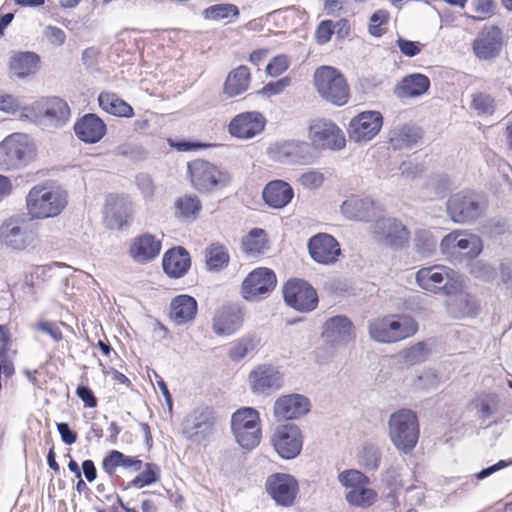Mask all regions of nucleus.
Returning a JSON list of instances; mask_svg holds the SVG:
<instances>
[{"mask_svg": "<svg viewBox=\"0 0 512 512\" xmlns=\"http://www.w3.org/2000/svg\"><path fill=\"white\" fill-rule=\"evenodd\" d=\"M164 272L170 278H180L191 267V258H162Z\"/></svg>", "mask_w": 512, "mask_h": 512, "instance_id": "48", "label": "nucleus"}, {"mask_svg": "<svg viewBox=\"0 0 512 512\" xmlns=\"http://www.w3.org/2000/svg\"><path fill=\"white\" fill-rule=\"evenodd\" d=\"M271 443L281 458L294 459L303 446L301 430L295 424L280 425L274 431Z\"/></svg>", "mask_w": 512, "mask_h": 512, "instance_id": "17", "label": "nucleus"}, {"mask_svg": "<svg viewBox=\"0 0 512 512\" xmlns=\"http://www.w3.org/2000/svg\"><path fill=\"white\" fill-rule=\"evenodd\" d=\"M450 185V179L446 174L433 175L427 182V186L433 190L437 197H442L450 189Z\"/></svg>", "mask_w": 512, "mask_h": 512, "instance_id": "54", "label": "nucleus"}, {"mask_svg": "<svg viewBox=\"0 0 512 512\" xmlns=\"http://www.w3.org/2000/svg\"><path fill=\"white\" fill-rule=\"evenodd\" d=\"M161 241L150 233L135 237L130 245V256H158L161 251Z\"/></svg>", "mask_w": 512, "mask_h": 512, "instance_id": "40", "label": "nucleus"}, {"mask_svg": "<svg viewBox=\"0 0 512 512\" xmlns=\"http://www.w3.org/2000/svg\"><path fill=\"white\" fill-rule=\"evenodd\" d=\"M99 106L111 115L130 118L134 110L130 104L111 92H101L98 96Z\"/></svg>", "mask_w": 512, "mask_h": 512, "instance_id": "39", "label": "nucleus"}, {"mask_svg": "<svg viewBox=\"0 0 512 512\" xmlns=\"http://www.w3.org/2000/svg\"><path fill=\"white\" fill-rule=\"evenodd\" d=\"M0 240L7 247L21 251L34 244L36 235L28 224L10 219L0 227Z\"/></svg>", "mask_w": 512, "mask_h": 512, "instance_id": "25", "label": "nucleus"}, {"mask_svg": "<svg viewBox=\"0 0 512 512\" xmlns=\"http://www.w3.org/2000/svg\"><path fill=\"white\" fill-rule=\"evenodd\" d=\"M259 344L256 336H245L237 340L230 348L229 357L233 361H240L252 353Z\"/></svg>", "mask_w": 512, "mask_h": 512, "instance_id": "46", "label": "nucleus"}, {"mask_svg": "<svg viewBox=\"0 0 512 512\" xmlns=\"http://www.w3.org/2000/svg\"><path fill=\"white\" fill-rule=\"evenodd\" d=\"M428 76L413 73L402 78L394 88V94L399 99L417 98L424 95L430 88Z\"/></svg>", "mask_w": 512, "mask_h": 512, "instance_id": "33", "label": "nucleus"}, {"mask_svg": "<svg viewBox=\"0 0 512 512\" xmlns=\"http://www.w3.org/2000/svg\"><path fill=\"white\" fill-rule=\"evenodd\" d=\"M486 208L482 195L474 191H460L447 201V213L455 223H471L477 220Z\"/></svg>", "mask_w": 512, "mask_h": 512, "instance_id": "6", "label": "nucleus"}, {"mask_svg": "<svg viewBox=\"0 0 512 512\" xmlns=\"http://www.w3.org/2000/svg\"><path fill=\"white\" fill-rule=\"evenodd\" d=\"M396 45L398 46L400 52L409 58L418 55L423 47V44L420 42L407 40L401 36L397 38Z\"/></svg>", "mask_w": 512, "mask_h": 512, "instance_id": "58", "label": "nucleus"}, {"mask_svg": "<svg viewBox=\"0 0 512 512\" xmlns=\"http://www.w3.org/2000/svg\"><path fill=\"white\" fill-rule=\"evenodd\" d=\"M293 197L294 190L292 186L284 180H272L265 185L262 191L265 204L273 209L286 207Z\"/></svg>", "mask_w": 512, "mask_h": 512, "instance_id": "32", "label": "nucleus"}, {"mask_svg": "<svg viewBox=\"0 0 512 512\" xmlns=\"http://www.w3.org/2000/svg\"><path fill=\"white\" fill-rule=\"evenodd\" d=\"M383 126V116L379 111H364L353 117L347 128L350 141L366 143L372 140Z\"/></svg>", "mask_w": 512, "mask_h": 512, "instance_id": "16", "label": "nucleus"}, {"mask_svg": "<svg viewBox=\"0 0 512 512\" xmlns=\"http://www.w3.org/2000/svg\"><path fill=\"white\" fill-rule=\"evenodd\" d=\"M290 85V79L287 77L281 78L275 82L267 83L261 90L257 93L263 96H272L277 95L283 92V90Z\"/></svg>", "mask_w": 512, "mask_h": 512, "instance_id": "60", "label": "nucleus"}, {"mask_svg": "<svg viewBox=\"0 0 512 512\" xmlns=\"http://www.w3.org/2000/svg\"><path fill=\"white\" fill-rule=\"evenodd\" d=\"M231 429L238 444L251 450L261 439L260 417L256 409L244 407L233 413Z\"/></svg>", "mask_w": 512, "mask_h": 512, "instance_id": "7", "label": "nucleus"}, {"mask_svg": "<svg viewBox=\"0 0 512 512\" xmlns=\"http://www.w3.org/2000/svg\"><path fill=\"white\" fill-rule=\"evenodd\" d=\"M470 107L478 116H492L496 110V101L489 93L475 92L471 95Z\"/></svg>", "mask_w": 512, "mask_h": 512, "instance_id": "44", "label": "nucleus"}, {"mask_svg": "<svg viewBox=\"0 0 512 512\" xmlns=\"http://www.w3.org/2000/svg\"><path fill=\"white\" fill-rule=\"evenodd\" d=\"M389 12L384 9L375 11L370 17V24L368 27L369 33L374 37H380L384 34L382 25L388 23Z\"/></svg>", "mask_w": 512, "mask_h": 512, "instance_id": "53", "label": "nucleus"}, {"mask_svg": "<svg viewBox=\"0 0 512 512\" xmlns=\"http://www.w3.org/2000/svg\"><path fill=\"white\" fill-rule=\"evenodd\" d=\"M322 337L330 346L334 348L342 347L356 339V329L347 316L336 315L324 322Z\"/></svg>", "mask_w": 512, "mask_h": 512, "instance_id": "19", "label": "nucleus"}, {"mask_svg": "<svg viewBox=\"0 0 512 512\" xmlns=\"http://www.w3.org/2000/svg\"><path fill=\"white\" fill-rule=\"evenodd\" d=\"M414 245L419 254H433L436 251L437 239L428 229H417L414 235Z\"/></svg>", "mask_w": 512, "mask_h": 512, "instance_id": "47", "label": "nucleus"}, {"mask_svg": "<svg viewBox=\"0 0 512 512\" xmlns=\"http://www.w3.org/2000/svg\"><path fill=\"white\" fill-rule=\"evenodd\" d=\"M243 320L244 313L240 306L225 305L215 313L213 331L219 336H231L242 327Z\"/></svg>", "mask_w": 512, "mask_h": 512, "instance_id": "28", "label": "nucleus"}, {"mask_svg": "<svg viewBox=\"0 0 512 512\" xmlns=\"http://www.w3.org/2000/svg\"><path fill=\"white\" fill-rule=\"evenodd\" d=\"M469 260L468 266L470 267V272L475 277L484 281H490L496 277V269L487 264L483 259L469 258Z\"/></svg>", "mask_w": 512, "mask_h": 512, "instance_id": "51", "label": "nucleus"}, {"mask_svg": "<svg viewBox=\"0 0 512 512\" xmlns=\"http://www.w3.org/2000/svg\"><path fill=\"white\" fill-rule=\"evenodd\" d=\"M458 285L455 284L451 294H446V308L449 315L453 318L461 319L474 317L478 312V305L473 297L463 291H457Z\"/></svg>", "mask_w": 512, "mask_h": 512, "instance_id": "31", "label": "nucleus"}, {"mask_svg": "<svg viewBox=\"0 0 512 512\" xmlns=\"http://www.w3.org/2000/svg\"><path fill=\"white\" fill-rule=\"evenodd\" d=\"M188 174L192 186L200 193L222 189L229 180L227 173L222 172L216 165L203 159L189 162Z\"/></svg>", "mask_w": 512, "mask_h": 512, "instance_id": "8", "label": "nucleus"}, {"mask_svg": "<svg viewBox=\"0 0 512 512\" xmlns=\"http://www.w3.org/2000/svg\"><path fill=\"white\" fill-rule=\"evenodd\" d=\"M251 73L245 65L232 69L223 84V94L226 98H234L244 94L250 86Z\"/></svg>", "mask_w": 512, "mask_h": 512, "instance_id": "34", "label": "nucleus"}, {"mask_svg": "<svg viewBox=\"0 0 512 512\" xmlns=\"http://www.w3.org/2000/svg\"><path fill=\"white\" fill-rule=\"evenodd\" d=\"M309 256H341L336 238L328 233H317L308 241Z\"/></svg>", "mask_w": 512, "mask_h": 512, "instance_id": "36", "label": "nucleus"}, {"mask_svg": "<svg viewBox=\"0 0 512 512\" xmlns=\"http://www.w3.org/2000/svg\"><path fill=\"white\" fill-rule=\"evenodd\" d=\"M267 155L273 161L283 164L308 165L314 162L315 155L311 145L300 140H281L267 148Z\"/></svg>", "mask_w": 512, "mask_h": 512, "instance_id": "10", "label": "nucleus"}, {"mask_svg": "<svg viewBox=\"0 0 512 512\" xmlns=\"http://www.w3.org/2000/svg\"><path fill=\"white\" fill-rule=\"evenodd\" d=\"M507 44V37L497 25H485L472 43L474 55L482 61L498 58Z\"/></svg>", "mask_w": 512, "mask_h": 512, "instance_id": "11", "label": "nucleus"}, {"mask_svg": "<svg viewBox=\"0 0 512 512\" xmlns=\"http://www.w3.org/2000/svg\"><path fill=\"white\" fill-rule=\"evenodd\" d=\"M370 337L380 343H394L413 336L418 330L417 322L410 317L381 318L369 323Z\"/></svg>", "mask_w": 512, "mask_h": 512, "instance_id": "5", "label": "nucleus"}, {"mask_svg": "<svg viewBox=\"0 0 512 512\" xmlns=\"http://www.w3.org/2000/svg\"><path fill=\"white\" fill-rule=\"evenodd\" d=\"M299 182L304 188L313 190L323 184L324 176L318 171L310 170L300 175Z\"/></svg>", "mask_w": 512, "mask_h": 512, "instance_id": "56", "label": "nucleus"}, {"mask_svg": "<svg viewBox=\"0 0 512 512\" xmlns=\"http://www.w3.org/2000/svg\"><path fill=\"white\" fill-rule=\"evenodd\" d=\"M422 137V131L414 125L404 124L390 132V142L396 149L410 148Z\"/></svg>", "mask_w": 512, "mask_h": 512, "instance_id": "38", "label": "nucleus"}, {"mask_svg": "<svg viewBox=\"0 0 512 512\" xmlns=\"http://www.w3.org/2000/svg\"><path fill=\"white\" fill-rule=\"evenodd\" d=\"M32 109L38 112L46 124L56 128L65 126L71 115L68 103L57 96L35 102Z\"/></svg>", "mask_w": 512, "mask_h": 512, "instance_id": "20", "label": "nucleus"}, {"mask_svg": "<svg viewBox=\"0 0 512 512\" xmlns=\"http://www.w3.org/2000/svg\"><path fill=\"white\" fill-rule=\"evenodd\" d=\"M341 212L347 219L370 222L381 216L383 208L371 197L351 196L342 203Z\"/></svg>", "mask_w": 512, "mask_h": 512, "instance_id": "24", "label": "nucleus"}, {"mask_svg": "<svg viewBox=\"0 0 512 512\" xmlns=\"http://www.w3.org/2000/svg\"><path fill=\"white\" fill-rule=\"evenodd\" d=\"M314 85L320 96L334 105L343 106L350 98V89L344 75L334 67L317 68Z\"/></svg>", "mask_w": 512, "mask_h": 512, "instance_id": "3", "label": "nucleus"}, {"mask_svg": "<svg viewBox=\"0 0 512 512\" xmlns=\"http://www.w3.org/2000/svg\"><path fill=\"white\" fill-rule=\"evenodd\" d=\"M216 416L213 408L200 405L183 419L182 434L193 443H202L214 432Z\"/></svg>", "mask_w": 512, "mask_h": 512, "instance_id": "9", "label": "nucleus"}, {"mask_svg": "<svg viewBox=\"0 0 512 512\" xmlns=\"http://www.w3.org/2000/svg\"><path fill=\"white\" fill-rule=\"evenodd\" d=\"M104 213L108 228L122 230L129 225L131 204L123 198L110 196L106 201Z\"/></svg>", "mask_w": 512, "mask_h": 512, "instance_id": "30", "label": "nucleus"}, {"mask_svg": "<svg viewBox=\"0 0 512 512\" xmlns=\"http://www.w3.org/2000/svg\"><path fill=\"white\" fill-rule=\"evenodd\" d=\"M136 184L143 196L147 199H150L154 195V183L149 174L141 173L136 176Z\"/></svg>", "mask_w": 512, "mask_h": 512, "instance_id": "63", "label": "nucleus"}, {"mask_svg": "<svg viewBox=\"0 0 512 512\" xmlns=\"http://www.w3.org/2000/svg\"><path fill=\"white\" fill-rule=\"evenodd\" d=\"M123 453L117 450H112L102 461L103 470L109 475L113 476L117 467L121 466Z\"/></svg>", "mask_w": 512, "mask_h": 512, "instance_id": "59", "label": "nucleus"}, {"mask_svg": "<svg viewBox=\"0 0 512 512\" xmlns=\"http://www.w3.org/2000/svg\"><path fill=\"white\" fill-rule=\"evenodd\" d=\"M283 298L289 307L303 313L313 311L318 304L316 290L302 279L288 280L283 287Z\"/></svg>", "mask_w": 512, "mask_h": 512, "instance_id": "14", "label": "nucleus"}, {"mask_svg": "<svg viewBox=\"0 0 512 512\" xmlns=\"http://www.w3.org/2000/svg\"><path fill=\"white\" fill-rule=\"evenodd\" d=\"M346 501L353 506L367 508L372 506L377 499V492L367 486L352 489L346 493Z\"/></svg>", "mask_w": 512, "mask_h": 512, "instance_id": "45", "label": "nucleus"}, {"mask_svg": "<svg viewBox=\"0 0 512 512\" xmlns=\"http://www.w3.org/2000/svg\"><path fill=\"white\" fill-rule=\"evenodd\" d=\"M266 490L278 505L289 507L298 493V482L289 474L276 473L267 478Z\"/></svg>", "mask_w": 512, "mask_h": 512, "instance_id": "22", "label": "nucleus"}, {"mask_svg": "<svg viewBox=\"0 0 512 512\" xmlns=\"http://www.w3.org/2000/svg\"><path fill=\"white\" fill-rule=\"evenodd\" d=\"M39 56L34 52H19L10 59L11 72L18 78H24L37 71Z\"/></svg>", "mask_w": 512, "mask_h": 512, "instance_id": "37", "label": "nucleus"}, {"mask_svg": "<svg viewBox=\"0 0 512 512\" xmlns=\"http://www.w3.org/2000/svg\"><path fill=\"white\" fill-rule=\"evenodd\" d=\"M202 15L206 20L220 21L227 18L237 19L240 15L239 8L235 4H214L203 10Z\"/></svg>", "mask_w": 512, "mask_h": 512, "instance_id": "43", "label": "nucleus"}, {"mask_svg": "<svg viewBox=\"0 0 512 512\" xmlns=\"http://www.w3.org/2000/svg\"><path fill=\"white\" fill-rule=\"evenodd\" d=\"M44 35L48 41L55 46H61L66 41V33L64 30L56 26H47L45 28Z\"/></svg>", "mask_w": 512, "mask_h": 512, "instance_id": "64", "label": "nucleus"}, {"mask_svg": "<svg viewBox=\"0 0 512 512\" xmlns=\"http://www.w3.org/2000/svg\"><path fill=\"white\" fill-rule=\"evenodd\" d=\"M357 458L359 465L366 471H376L381 464L382 452L379 446L368 443L359 451Z\"/></svg>", "mask_w": 512, "mask_h": 512, "instance_id": "42", "label": "nucleus"}, {"mask_svg": "<svg viewBox=\"0 0 512 512\" xmlns=\"http://www.w3.org/2000/svg\"><path fill=\"white\" fill-rule=\"evenodd\" d=\"M310 138L318 148L340 150L345 146L342 130L331 121L313 122L310 126Z\"/></svg>", "mask_w": 512, "mask_h": 512, "instance_id": "23", "label": "nucleus"}, {"mask_svg": "<svg viewBox=\"0 0 512 512\" xmlns=\"http://www.w3.org/2000/svg\"><path fill=\"white\" fill-rule=\"evenodd\" d=\"M416 282L424 290L451 294L452 288L458 283V274L444 265H434L420 269L416 273Z\"/></svg>", "mask_w": 512, "mask_h": 512, "instance_id": "13", "label": "nucleus"}, {"mask_svg": "<svg viewBox=\"0 0 512 512\" xmlns=\"http://www.w3.org/2000/svg\"><path fill=\"white\" fill-rule=\"evenodd\" d=\"M383 482L391 489L396 491L403 487L401 473L397 467L388 468L383 475Z\"/></svg>", "mask_w": 512, "mask_h": 512, "instance_id": "61", "label": "nucleus"}, {"mask_svg": "<svg viewBox=\"0 0 512 512\" xmlns=\"http://www.w3.org/2000/svg\"><path fill=\"white\" fill-rule=\"evenodd\" d=\"M107 127L104 121L96 114L88 113L74 124V132L78 139L85 143L99 142L106 134Z\"/></svg>", "mask_w": 512, "mask_h": 512, "instance_id": "29", "label": "nucleus"}, {"mask_svg": "<svg viewBox=\"0 0 512 512\" xmlns=\"http://www.w3.org/2000/svg\"><path fill=\"white\" fill-rule=\"evenodd\" d=\"M479 419L485 421L492 417L498 409V400L495 396H485L476 402Z\"/></svg>", "mask_w": 512, "mask_h": 512, "instance_id": "52", "label": "nucleus"}, {"mask_svg": "<svg viewBox=\"0 0 512 512\" xmlns=\"http://www.w3.org/2000/svg\"><path fill=\"white\" fill-rule=\"evenodd\" d=\"M440 248L447 256H479L483 245L476 235L451 232L442 239Z\"/></svg>", "mask_w": 512, "mask_h": 512, "instance_id": "21", "label": "nucleus"}, {"mask_svg": "<svg viewBox=\"0 0 512 512\" xmlns=\"http://www.w3.org/2000/svg\"><path fill=\"white\" fill-rule=\"evenodd\" d=\"M420 429L415 412L400 409L392 413L388 420V435L390 441L399 451L408 454L416 446Z\"/></svg>", "mask_w": 512, "mask_h": 512, "instance_id": "2", "label": "nucleus"}, {"mask_svg": "<svg viewBox=\"0 0 512 512\" xmlns=\"http://www.w3.org/2000/svg\"><path fill=\"white\" fill-rule=\"evenodd\" d=\"M334 34V22L332 20L321 21L315 31V38L318 44L324 45L331 40Z\"/></svg>", "mask_w": 512, "mask_h": 512, "instance_id": "57", "label": "nucleus"}, {"mask_svg": "<svg viewBox=\"0 0 512 512\" xmlns=\"http://www.w3.org/2000/svg\"><path fill=\"white\" fill-rule=\"evenodd\" d=\"M248 380L254 394L270 395L283 386L284 375L274 365L261 364L250 372Z\"/></svg>", "mask_w": 512, "mask_h": 512, "instance_id": "18", "label": "nucleus"}, {"mask_svg": "<svg viewBox=\"0 0 512 512\" xmlns=\"http://www.w3.org/2000/svg\"><path fill=\"white\" fill-rule=\"evenodd\" d=\"M197 302L189 295H178L170 304V319L177 325H184L194 320Z\"/></svg>", "mask_w": 512, "mask_h": 512, "instance_id": "35", "label": "nucleus"}, {"mask_svg": "<svg viewBox=\"0 0 512 512\" xmlns=\"http://www.w3.org/2000/svg\"><path fill=\"white\" fill-rule=\"evenodd\" d=\"M309 410V399L297 393L280 396L273 406V414L277 421L298 419L307 414Z\"/></svg>", "mask_w": 512, "mask_h": 512, "instance_id": "27", "label": "nucleus"}, {"mask_svg": "<svg viewBox=\"0 0 512 512\" xmlns=\"http://www.w3.org/2000/svg\"><path fill=\"white\" fill-rule=\"evenodd\" d=\"M34 157L28 135L14 133L0 142V170H16L27 166Z\"/></svg>", "mask_w": 512, "mask_h": 512, "instance_id": "4", "label": "nucleus"}, {"mask_svg": "<svg viewBox=\"0 0 512 512\" xmlns=\"http://www.w3.org/2000/svg\"><path fill=\"white\" fill-rule=\"evenodd\" d=\"M275 273L268 268L253 270L242 282L241 293L247 301H258L267 297L276 287Z\"/></svg>", "mask_w": 512, "mask_h": 512, "instance_id": "15", "label": "nucleus"}, {"mask_svg": "<svg viewBox=\"0 0 512 512\" xmlns=\"http://www.w3.org/2000/svg\"><path fill=\"white\" fill-rule=\"evenodd\" d=\"M338 481L347 488L357 489L370 484V479L356 469L344 470L338 475Z\"/></svg>", "mask_w": 512, "mask_h": 512, "instance_id": "49", "label": "nucleus"}, {"mask_svg": "<svg viewBox=\"0 0 512 512\" xmlns=\"http://www.w3.org/2000/svg\"><path fill=\"white\" fill-rule=\"evenodd\" d=\"M288 66V60L286 56H276L267 64L266 72L270 76L276 77L286 71Z\"/></svg>", "mask_w": 512, "mask_h": 512, "instance_id": "62", "label": "nucleus"}, {"mask_svg": "<svg viewBox=\"0 0 512 512\" xmlns=\"http://www.w3.org/2000/svg\"><path fill=\"white\" fill-rule=\"evenodd\" d=\"M67 205V193L60 187L35 185L26 196V207L31 219L58 216Z\"/></svg>", "mask_w": 512, "mask_h": 512, "instance_id": "1", "label": "nucleus"}, {"mask_svg": "<svg viewBox=\"0 0 512 512\" xmlns=\"http://www.w3.org/2000/svg\"><path fill=\"white\" fill-rule=\"evenodd\" d=\"M266 125V119L260 112L247 111L236 115L228 125V132L238 139H251L260 134Z\"/></svg>", "mask_w": 512, "mask_h": 512, "instance_id": "26", "label": "nucleus"}, {"mask_svg": "<svg viewBox=\"0 0 512 512\" xmlns=\"http://www.w3.org/2000/svg\"><path fill=\"white\" fill-rule=\"evenodd\" d=\"M428 351L425 342H418L407 348L404 352V358L410 363H419L426 360Z\"/></svg>", "mask_w": 512, "mask_h": 512, "instance_id": "55", "label": "nucleus"}, {"mask_svg": "<svg viewBox=\"0 0 512 512\" xmlns=\"http://www.w3.org/2000/svg\"><path fill=\"white\" fill-rule=\"evenodd\" d=\"M176 209L184 218L195 217L202 208L201 201L197 196L186 195L176 201Z\"/></svg>", "mask_w": 512, "mask_h": 512, "instance_id": "50", "label": "nucleus"}, {"mask_svg": "<svg viewBox=\"0 0 512 512\" xmlns=\"http://www.w3.org/2000/svg\"><path fill=\"white\" fill-rule=\"evenodd\" d=\"M377 241L394 250L404 248L410 240L409 229L397 218L381 217L372 226Z\"/></svg>", "mask_w": 512, "mask_h": 512, "instance_id": "12", "label": "nucleus"}, {"mask_svg": "<svg viewBox=\"0 0 512 512\" xmlns=\"http://www.w3.org/2000/svg\"><path fill=\"white\" fill-rule=\"evenodd\" d=\"M267 248V233L261 228L252 229L242 239V250L246 254H263Z\"/></svg>", "mask_w": 512, "mask_h": 512, "instance_id": "41", "label": "nucleus"}]
</instances>
